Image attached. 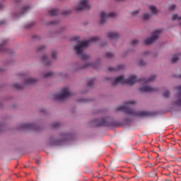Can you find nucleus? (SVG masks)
<instances>
[{
	"instance_id": "nucleus-31",
	"label": "nucleus",
	"mask_w": 181,
	"mask_h": 181,
	"mask_svg": "<svg viewBox=\"0 0 181 181\" xmlns=\"http://www.w3.org/2000/svg\"><path fill=\"white\" fill-rule=\"evenodd\" d=\"M139 42L138 41V40H133L131 41V45H132L133 46H135L136 45H138Z\"/></svg>"
},
{
	"instance_id": "nucleus-35",
	"label": "nucleus",
	"mask_w": 181,
	"mask_h": 181,
	"mask_svg": "<svg viewBox=\"0 0 181 181\" xmlns=\"http://www.w3.org/2000/svg\"><path fill=\"white\" fill-rule=\"evenodd\" d=\"M60 124L59 122H55L52 124V128H59Z\"/></svg>"
},
{
	"instance_id": "nucleus-37",
	"label": "nucleus",
	"mask_w": 181,
	"mask_h": 181,
	"mask_svg": "<svg viewBox=\"0 0 181 181\" xmlns=\"http://www.w3.org/2000/svg\"><path fill=\"white\" fill-rule=\"evenodd\" d=\"M139 66H145V62H144L143 60L140 61L139 62Z\"/></svg>"
},
{
	"instance_id": "nucleus-22",
	"label": "nucleus",
	"mask_w": 181,
	"mask_h": 181,
	"mask_svg": "<svg viewBox=\"0 0 181 181\" xmlns=\"http://www.w3.org/2000/svg\"><path fill=\"white\" fill-rule=\"evenodd\" d=\"M151 18V13H144L143 15V19L144 21H148V19H149Z\"/></svg>"
},
{
	"instance_id": "nucleus-18",
	"label": "nucleus",
	"mask_w": 181,
	"mask_h": 181,
	"mask_svg": "<svg viewBox=\"0 0 181 181\" xmlns=\"http://www.w3.org/2000/svg\"><path fill=\"white\" fill-rule=\"evenodd\" d=\"M49 13L50 16H56V15L59 14V10L58 9H52L49 11Z\"/></svg>"
},
{
	"instance_id": "nucleus-15",
	"label": "nucleus",
	"mask_w": 181,
	"mask_h": 181,
	"mask_svg": "<svg viewBox=\"0 0 181 181\" xmlns=\"http://www.w3.org/2000/svg\"><path fill=\"white\" fill-rule=\"evenodd\" d=\"M6 43H8V40H4L2 43L0 44V52H5V50H6V48H5Z\"/></svg>"
},
{
	"instance_id": "nucleus-20",
	"label": "nucleus",
	"mask_w": 181,
	"mask_h": 181,
	"mask_svg": "<svg viewBox=\"0 0 181 181\" xmlns=\"http://www.w3.org/2000/svg\"><path fill=\"white\" fill-rule=\"evenodd\" d=\"M62 136L63 138L62 139L63 141H67V139H70V136H71V134L65 133V134H62Z\"/></svg>"
},
{
	"instance_id": "nucleus-27",
	"label": "nucleus",
	"mask_w": 181,
	"mask_h": 181,
	"mask_svg": "<svg viewBox=\"0 0 181 181\" xmlns=\"http://www.w3.org/2000/svg\"><path fill=\"white\" fill-rule=\"evenodd\" d=\"M14 88H16L17 90H22V88H23V86H22L19 83H15Z\"/></svg>"
},
{
	"instance_id": "nucleus-10",
	"label": "nucleus",
	"mask_w": 181,
	"mask_h": 181,
	"mask_svg": "<svg viewBox=\"0 0 181 181\" xmlns=\"http://www.w3.org/2000/svg\"><path fill=\"white\" fill-rule=\"evenodd\" d=\"M176 90L178 91L177 95L178 100L174 102V105L181 107V86L176 87Z\"/></svg>"
},
{
	"instance_id": "nucleus-8",
	"label": "nucleus",
	"mask_w": 181,
	"mask_h": 181,
	"mask_svg": "<svg viewBox=\"0 0 181 181\" xmlns=\"http://www.w3.org/2000/svg\"><path fill=\"white\" fill-rule=\"evenodd\" d=\"M93 127H107L108 121L107 118L97 119L93 121Z\"/></svg>"
},
{
	"instance_id": "nucleus-39",
	"label": "nucleus",
	"mask_w": 181,
	"mask_h": 181,
	"mask_svg": "<svg viewBox=\"0 0 181 181\" xmlns=\"http://www.w3.org/2000/svg\"><path fill=\"white\" fill-rule=\"evenodd\" d=\"M5 24V21H0V25Z\"/></svg>"
},
{
	"instance_id": "nucleus-32",
	"label": "nucleus",
	"mask_w": 181,
	"mask_h": 181,
	"mask_svg": "<svg viewBox=\"0 0 181 181\" xmlns=\"http://www.w3.org/2000/svg\"><path fill=\"white\" fill-rule=\"evenodd\" d=\"M177 60H179V57H174L172 59L171 62L173 63H176V62H177Z\"/></svg>"
},
{
	"instance_id": "nucleus-16",
	"label": "nucleus",
	"mask_w": 181,
	"mask_h": 181,
	"mask_svg": "<svg viewBox=\"0 0 181 181\" xmlns=\"http://www.w3.org/2000/svg\"><path fill=\"white\" fill-rule=\"evenodd\" d=\"M150 11L152 12L153 15H158L159 11L155 6H150Z\"/></svg>"
},
{
	"instance_id": "nucleus-30",
	"label": "nucleus",
	"mask_w": 181,
	"mask_h": 181,
	"mask_svg": "<svg viewBox=\"0 0 181 181\" xmlns=\"http://www.w3.org/2000/svg\"><path fill=\"white\" fill-rule=\"evenodd\" d=\"M169 11H175L176 9V5L172 4L168 7Z\"/></svg>"
},
{
	"instance_id": "nucleus-21",
	"label": "nucleus",
	"mask_w": 181,
	"mask_h": 181,
	"mask_svg": "<svg viewBox=\"0 0 181 181\" xmlns=\"http://www.w3.org/2000/svg\"><path fill=\"white\" fill-rule=\"evenodd\" d=\"M48 144H49V145H60V143H59V141H56L52 139L49 140Z\"/></svg>"
},
{
	"instance_id": "nucleus-17",
	"label": "nucleus",
	"mask_w": 181,
	"mask_h": 181,
	"mask_svg": "<svg viewBox=\"0 0 181 181\" xmlns=\"http://www.w3.org/2000/svg\"><path fill=\"white\" fill-rule=\"evenodd\" d=\"M121 69H124V66L122 65H119L117 68H115V67H109L108 70L109 71H118V70H121Z\"/></svg>"
},
{
	"instance_id": "nucleus-26",
	"label": "nucleus",
	"mask_w": 181,
	"mask_h": 181,
	"mask_svg": "<svg viewBox=\"0 0 181 181\" xmlns=\"http://www.w3.org/2000/svg\"><path fill=\"white\" fill-rule=\"evenodd\" d=\"M89 65H86L85 67H88ZM90 66L93 67V69H97L98 67V63H94V64H90Z\"/></svg>"
},
{
	"instance_id": "nucleus-42",
	"label": "nucleus",
	"mask_w": 181,
	"mask_h": 181,
	"mask_svg": "<svg viewBox=\"0 0 181 181\" xmlns=\"http://www.w3.org/2000/svg\"><path fill=\"white\" fill-rule=\"evenodd\" d=\"M180 77H181V75H180Z\"/></svg>"
},
{
	"instance_id": "nucleus-14",
	"label": "nucleus",
	"mask_w": 181,
	"mask_h": 181,
	"mask_svg": "<svg viewBox=\"0 0 181 181\" xmlns=\"http://www.w3.org/2000/svg\"><path fill=\"white\" fill-rule=\"evenodd\" d=\"M42 62L45 66H50L52 64V61L49 60L47 56L42 57Z\"/></svg>"
},
{
	"instance_id": "nucleus-28",
	"label": "nucleus",
	"mask_w": 181,
	"mask_h": 181,
	"mask_svg": "<svg viewBox=\"0 0 181 181\" xmlns=\"http://www.w3.org/2000/svg\"><path fill=\"white\" fill-rule=\"evenodd\" d=\"M45 49H46V46L42 45L41 47H39L37 50L38 52H43V50H45Z\"/></svg>"
},
{
	"instance_id": "nucleus-24",
	"label": "nucleus",
	"mask_w": 181,
	"mask_h": 181,
	"mask_svg": "<svg viewBox=\"0 0 181 181\" xmlns=\"http://www.w3.org/2000/svg\"><path fill=\"white\" fill-rule=\"evenodd\" d=\"M176 19H177L178 21H181V16L179 17L177 14H173V21H176Z\"/></svg>"
},
{
	"instance_id": "nucleus-5",
	"label": "nucleus",
	"mask_w": 181,
	"mask_h": 181,
	"mask_svg": "<svg viewBox=\"0 0 181 181\" xmlns=\"http://www.w3.org/2000/svg\"><path fill=\"white\" fill-rule=\"evenodd\" d=\"M117 14L114 12L107 13L105 11L100 13V23L103 25L108 18H115Z\"/></svg>"
},
{
	"instance_id": "nucleus-13",
	"label": "nucleus",
	"mask_w": 181,
	"mask_h": 181,
	"mask_svg": "<svg viewBox=\"0 0 181 181\" xmlns=\"http://www.w3.org/2000/svg\"><path fill=\"white\" fill-rule=\"evenodd\" d=\"M109 39H119V34L115 32L109 33L107 35Z\"/></svg>"
},
{
	"instance_id": "nucleus-33",
	"label": "nucleus",
	"mask_w": 181,
	"mask_h": 181,
	"mask_svg": "<svg viewBox=\"0 0 181 181\" xmlns=\"http://www.w3.org/2000/svg\"><path fill=\"white\" fill-rule=\"evenodd\" d=\"M138 13H139V10H136V11H134L132 12V16H136V15H138Z\"/></svg>"
},
{
	"instance_id": "nucleus-36",
	"label": "nucleus",
	"mask_w": 181,
	"mask_h": 181,
	"mask_svg": "<svg viewBox=\"0 0 181 181\" xmlns=\"http://www.w3.org/2000/svg\"><path fill=\"white\" fill-rule=\"evenodd\" d=\"M114 56V54H112V52H107L106 53V57H112Z\"/></svg>"
},
{
	"instance_id": "nucleus-25",
	"label": "nucleus",
	"mask_w": 181,
	"mask_h": 181,
	"mask_svg": "<svg viewBox=\"0 0 181 181\" xmlns=\"http://www.w3.org/2000/svg\"><path fill=\"white\" fill-rule=\"evenodd\" d=\"M93 84H94V78H89L88 81V86L89 87H91V86H93Z\"/></svg>"
},
{
	"instance_id": "nucleus-40",
	"label": "nucleus",
	"mask_w": 181,
	"mask_h": 181,
	"mask_svg": "<svg viewBox=\"0 0 181 181\" xmlns=\"http://www.w3.org/2000/svg\"><path fill=\"white\" fill-rule=\"evenodd\" d=\"M2 8H4V5H2V4L0 3V9H2Z\"/></svg>"
},
{
	"instance_id": "nucleus-23",
	"label": "nucleus",
	"mask_w": 181,
	"mask_h": 181,
	"mask_svg": "<svg viewBox=\"0 0 181 181\" xmlns=\"http://www.w3.org/2000/svg\"><path fill=\"white\" fill-rule=\"evenodd\" d=\"M170 92L169 90H165L163 92V97H165V98H168V97H170Z\"/></svg>"
},
{
	"instance_id": "nucleus-3",
	"label": "nucleus",
	"mask_w": 181,
	"mask_h": 181,
	"mask_svg": "<svg viewBox=\"0 0 181 181\" xmlns=\"http://www.w3.org/2000/svg\"><path fill=\"white\" fill-rule=\"evenodd\" d=\"M100 38L98 37H93L87 41L79 42L75 46L74 50L82 60H88V59L90 58V56L83 52L84 47H87L91 43V42H98Z\"/></svg>"
},
{
	"instance_id": "nucleus-9",
	"label": "nucleus",
	"mask_w": 181,
	"mask_h": 181,
	"mask_svg": "<svg viewBox=\"0 0 181 181\" xmlns=\"http://www.w3.org/2000/svg\"><path fill=\"white\" fill-rule=\"evenodd\" d=\"M141 93H155L158 88L149 86H144L140 88Z\"/></svg>"
},
{
	"instance_id": "nucleus-29",
	"label": "nucleus",
	"mask_w": 181,
	"mask_h": 181,
	"mask_svg": "<svg viewBox=\"0 0 181 181\" xmlns=\"http://www.w3.org/2000/svg\"><path fill=\"white\" fill-rule=\"evenodd\" d=\"M52 76H53V72H48V73L44 74V77L45 78H47V77H52Z\"/></svg>"
},
{
	"instance_id": "nucleus-19",
	"label": "nucleus",
	"mask_w": 181,
	"mask_h": 181,
	"mask_svg": "<svg viewBox=\"0 0 181 181\" xmlns=\"http://www.w3.org/2000/svg\"><path fill=\"white\" fill-rule=\"evenodd\" d=\"M29 9H30V7H29V6L23 7L22 12L20 14L16 15V16H21V15H23V13H26V12H28V11H29Z\"/></svg>"
},
{
	"instance_id": "nucleus-2",
	"label": "nucleus",
	"mask_w": 181,
	"mask_h": 181,
	"mask_svg": "<svg viewBox=\"0 0 181 181\" xmlns=\"http://www.w3.org/2000/svg\"><path fill=\"white\" fill-rule=\"evenodd\" d=\"M155 78H156V76L155 75H152L148 79H146V78H137L136 76L133 75L132 76H130L129 78L128 79H125V78H124V76H120L117 77L115 79V81L112 83L113 86H117V84H129V86H134V84L135 83H136V81H138L139 83H141V81H143V83H144V84H148V83L151 82V81H153V80H155Z\"/></svg>"
},
{
	"instance_id": "nucleus-34",
	"label": "nucleus",
	"mask_w": 181,
	"mask_h": 181,
	"mask_svg": "<svg viewBox=\"0 0 181 181\" xmlns=\"http://www.w3.org/2000/svg\"><path fill=\"white\" fill-rule=\"evenodd\" d=\"M52 59H56L57 57V52L56 51L52 53Z\"/></svg>"
},
{
	"instance_id": "nucleus-12",
	"label": "nucleus",
	"mask_w": 181,
	"mask_h": 181,
	"mask_svg": "<svg viewBox=\"0 0 181 181\" xmlns=\"http://www.w3.org/2000/svg\"><path fill=\"white\" fill-rule=\"evenodd\" d=\"M37 81V79L33 78H27L25 80V85L29 86V84H35Z\"/></svg>"
},
{
	"instance_id": "nucleus-6",
	"label": "nucleus",
	"mask_w": 181,
	"mask_h": 181,
	"mask_svg": "<svg viewBox=\"0 0 181 181\" xmlns=\"http://www.w3.org/2000/svg\"><path fill=\"white\" fill-rule=\"evenodd\" d=\"M160 30H157L153 33L152 37L148 38L144 41L145 45H152L155 40H158L159 35H160Z\"/></svg>"
},
{
	"instance_id": "nucleus-41",
	"label": "nucleus",
	"mask_w": 181,
	"mask_h": 181,
	"mask_svg": "<svg viewBox=\"0 0 181 181\" xmlns=\"http://www.w3.org/2000/svg\"><path fill=\"white\" fill-rule=\"evenodd\" d=\"M2 129V126L0 125V131Z\"/></svg>"
},
{
	"instance_id": "nucleus-38",
	"label": "nucleus",
	"mask_w": 181,
	"mask_h": 181,
	"mask_svg": "<svg viewBox=\"0 0 181 181\" xmlns=\"http://www.w3.org/2000/svg\"><path fill=\"white\" fill-rule=\"evenodd\" d=\"M64 15H69V13H70V11H64Z\"/></svg>"
},
{
	"instance_id": "nucleus-4",
	"label": "nucleus",
	"mask_w": 181,
	"mask_h": 181,
	"mask_svg": "<svg viewBox=\"0 0 181 181\" xmlns=\"http://www.w3.org/2000/svg\"><path fill=\"white\" fill-rule=\"evenodd\" d=\"M71 95V92L67 88H64L62 90V93L59 94H55L53 95L54 100H59V101H63L66 98H69Z\"/></svg>"
},
{
	"instance_id": "nucleus-1",
	"label": "nucleus",
	"mask_w": 181,
	"mask_h": 181,
	"mask_svg": "<svg viewBox=\"0 0 181 181\" xmlns=\"http://www.w3.org/2000/svg\"><path fill=\"white\" fill-rule=\"evenodd\" d=\"M136 102L134 100H130L124 103V105L119 106L117 107L116 111L118 112H125L128 115H131L132 117H141V118H144L145 117H151L152 115V113L151 112L148 111H135L134 109H132V105L134 104H136Z\"/></svg>"
},
{
	"instance_id": "nucleus-7",
	"label": "nucleus",
	"mask_w": 181,
	"mask_h": 181,
	"mask_svg": "<svg viewBox=\"0 0 181 181\" xmlns=\"http://www.w3.org/2000/svg\"><path fill=\"white\" fill-rule=\"evenodd\" d=\"M90 0H81L79 5L76 7V11H83V9H87L90 11L91 9V6L88 4Z\"/></svg>"
},
{
	"instance_id": "nucleus-11",
	"label": "nucleus",
	"mask_w": 181,
	"mask_h": 181,
	"mask_svg": "<svg viewBox=\"0 0 181 181\" xmlns=\"http://www.w3.org/2000/svg\"><path fill=\"white\" fill-rule=\"evenodd\" d=\"M21 129H36V125L33 124L25 123L20 127Z\"/></svg>"
}]
</instances>
